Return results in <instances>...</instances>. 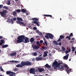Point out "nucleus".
I'll return each instance as SVG.
<instances>
[{
    "instance_id": "nucleus-1",
    "label": "nucleus",
    "mask_w": 76,
    "mask_h": 76,
    "mask_svg": "<svg viewBox=\"0 0 76 76\" xmlns=\"http://www.w3.org/2000/svg\"><path fill=\"white\" fill-rule=\"evenodd\" d=\"M63 62L61 61V62L58 63V62L55 60L52 64V66L53 67H54V69L55 70H57L58 67V69L59 70L63 71L64 70V67L62 66V64Z\"/></svg>"
},
{
    "instance_id": "nucleus-2",
    "label": "nucleus",
    "mask_w": 76,
    "mask_h": 76,
    "mask_svg": "<svg viewBox=\"0 0 76 76\" xmlns=\"http://www.w3.org/2000/svg\"><path fill=\"white\" fill-rule=\"evenodd\" d=\"M17 43H20V42H24V39H25V43H28L29 42V38L27 37H25L24 35H21L18 36L17 38Z\"/></svg>"
},
{
    "instance_id": "nucleus-3",
    "label": "nucleus",
    "mask_w": 76,
    "mask_h": 76,
    "mask_svg": "<svg viewBox=\"0 0 76 76\" xmlns=\"http://www.w3.org/2000/svg\"><path fill=\"white\" fill-rule=\"evenodd\" d=\"M31 65H32V63L30 62L26 61V62L24 61H22L21 63V64H18L16 65V67L18 68H19V67H22L24 66H31Z\"/></svg>"
},
{
    "instance_id": "nucleus-4",
    "label": "nucleus",
    "mask_w": 76,
    "mask_h": 76,
    "mask_svg": "<svg viewBox=\"0 0 76 76\" xmlns=\"http://www.w3.org/2000/svg\"><path fill=\"white\" fill-rule=\"evenodd\" d=\"M17 20L18 21H16V23L18 24H19L20 25H23V26H25L26 25V23H24V22H20V21H23V20L22 18H19V17H17Z\"/></svg>"
},
{
    "instance_id": "nucleus-5",
    "label": "nucleus",
    "mask_w": 76,
    "mask_h": 76,
    "mask_svg": "<svg viewBox=\"0 0 76 76\" xmlns=\"http://www.w3.org/2000/svg\"><path fill=\"white\" fill-rule=\"evenodd\" d=\"M7 13V11L6 10H3L2 12H0V15H1L2 17H5L6 15H5V13Z\"/></svg>"
},
{
    "instance_id": "nucleus-6",
    "label": "nucleus",
    "mask_w": 76,
    "mask_h": 76,
    "mask_svg": "<svg viewBox=\"0 0 76 76\" xmlns=\"http://www.w3.org/2000/svg\"><path fill=\"white\" fill-rule=\"evenodd\" d=\"M30 73L31 74H35V68H32L30 69Z\"/></svg>"
},
{
    "instance_id": "nucleus-7",
    "label": "nucleus",
    "mask_w": 76,
    "mask_h": 76,
    "mask_svg": "<svg viewBox=\"0 0 76 76\" xmlns=\"http://www.w3.org/2000/svg\"><path fill=\"white\" fill-rule=\"evenodd\" d=\"M7 75H10V74H12L14 75V76H15L16 73L10 71H7L6 72Z\"/></svg>"
},
{
    "instance_id": "nucleus-8",
    "label": "nucleus",
    "mask_w": 76,
    "mask_h": 76,
    "mask_svg": "<svg viewBox=\"0 0 76 76\" xmlns=\"http://www.w3.org/2000/svg\"><path fill=\"white\" fill-rule=\"evenodd\" d=\"M46 35L49 36L50 39H53L54 38V35L50 33H47Z\"/></svg>"
},
{
    "instance_id": "nucleus-9",
    "label": "nucleus",
    "mask_w": 76,
    "mask_h": 76,
    "mask_svg": "<svg viewBox=\"0 0 76 76\" xmlns=\"http://www.w3.org/2000/svg\"><path fill=\"white\" fill-rule=\"evenodd\" d=\"M32 48L34 50H38V48H39V46L37 45H34L32 46Z\"/></svg>"
},
{
    "instance_id": "nucleus-10",
    "label": "nucleus",
    "mask_w": 76,
    "mask_h": 76,
    "mask_svg": "<svg viewBox=\"0 0 76 76\" xmlns=\"http://www.w3.org/2000/svg\"><path fill=\"white\" fill-rule=\"evenodd\" d=\"M38 69L39 72H42L45 71V70L43 68H41L39 67H38Z\"/></svg>"
},
{
    "instance_id": "nucleus-11",
    "label": "nucleus",
    "mask_w": 76,
    "mask_h": 76,
    "mask_svg": "<svg viewBox=\"0 0 76 76\" xmlns=\"http://www.w3.org/2000/svg\"><path fill=\"white\" fill-rule=\"evenodd\" d=\"M33 23L36 24V25H37L38 26H39V21H34Z\"/></svg>"
},
{
    "instance_id": "nucleus-12",
    "label": "nucleus",
    "mask_w": 76,
    "mask_h": 76,
    "mask_svg": "<svg viewBox=\"0 0 76 76\" xmlns=\"http://www.w3.org/2000/svg\"><path fill=\"white\" fill-rule=\"evenodd\" d=\"M36 61H41V60H42V57H36Z\"/></svg>"
},
{
    "instance_id": "nucleus-13",
    "label": "nucleus",
    "mask_w": 76,
    "mask_h": 76,
    "mask_svg": "<svg viewBox=\"0 0 76 76\" xmlns=\"http://www.w3.org/2000/svg\"><path fill=\"white\" fill-rule=\"evenodd\" d=\"M16 54H17V53L16 52H13L10 54V56H16Z\"/></svg>"
},
{
    "instance_id": "nucleus-14",
    "label": "nucleus",
    "mask_w": 76,
    "mask_h": 76,
    "mask_svg": "<svg viewBox=\"0 0 76 76\" xmlns=\"http://www.w3.org/2000/svg\"><path fill=\"white\" fill-rule=\"evenodd\" d=\"M69 54H67V55H66L65 56H64V60H67L68 59V58L69 57Z\"/></svg>"
},
{
    "instance_id": "nucleus-15",
    "label": "nucleus",
    "mask_w": 76,
    "mask_h": 76,
    "mask_svg": "<svg viewBox=\"0 0 76 76\" xmlns=\"http://www.w3.org/2000/svg\"><path fill=\"white\" fill-rule=\"evenodd\" d=\"M10 63H19L20 61H13L12 60V61H10Z\"/></svg>"
},
{
    "instance_id": "nucleus-16",
    "label": "nucleus",
    "mask_w": 76,
    "mask_h": 76,
    "mask_svg": "<svg viewBox=\"0 0 76 76\" xmlns=\"http://www.w3.org/2000/svg\"><path fill=\"white\" fill-rule=\"evenodd\" d=\"M66 71L68 74H69V73H70V72L72 71V69H69V68H68L66 69Z\"/></svg>"
},
{
    "instance_id": "nucleus-17",
    "label": "nucleus",
    "mask_w": 76,
    "mask_h": 76,
    "mask_svg": "<svg viewBox=\"0 0 76 76\" xmlns=\"http://www.w3.org/2000/svg\"><path fill=\"white\" fill-rule=\"evenodd\" d=\"M44 54L43 55V57H46L47 56V54L48 53V51H45L44 52Z\"/></svg>"
},
{
    "instance_id": "nucleus-18",
    "label": "nucleus",
    "mask_w": 76,
    "mask_h": 76,
    "mask_svg": "<svg viewBox=\"0 0 76 76\" xmlns=\"http://www.w3.org/2000/svg\"><path fill=\"white\" fill-rule=\"evenodd\" d=\"M34 41H35V39H34V38L33 37L31 38L30 39V42L31 43H32Z\"/></svg>"
},
{
    "instance_id": "nucleus-19",
    "label": "nucleus",
    "mask_w": 76,
    "mask_h": 76,
    "mask_svg": "<svg viewBox=\"0 0 76 76\" xmlns=\"http://www.w3.org/2000/svg\"><path fill=\"white\" fill-rule=\"evenodd\" d=\"M45 67L46 68H51V66L49 65L48 64H47L45 66Z\"/></svg>"
},
{
    "instance_id": "nucleus-20",
    "label": "nucleus",
    "mask_w": 76,
    "mask_h": 76,
    "mask_svg": "<svg viewBox=\"0 0 76 76\" xmlns=\"http://www.w3.org/2000/svg\"><path fill=\"white\" fill-rule=\"evenodd\" d=\"M44 16H46L47 17H50L51 18H53V16L51 15H44Z\"/></svg>"
},
{
    "instance_id": "nucleus-21",
    "label": "nucleus",
    "mask_w": 76,
    "mask_h": 76,
    "mask_svg": "<svg viewBox=\"0 0 76 76\" xmlns=\"http://www.w3.org/2000/svg\"><path fill=\"white\" fill-rule=\"evenodd\" d=\"M32 20L33 21H38V19L37 18H32Z\"/></svg>"
},
{
    "instance_id": "nucleus-22",
    "label": "nucleus",
    "mask_w": 76,
    "mask_h": 76,
    "mask_svg": "<svg viewBox=\"0 0 76 76\" xmlns=\"http://www.w3.org/2000/svg\"><path fill=\"white\" fill-rule=\"evenodd\" d=\"M38 53L37 52H34L32 53L33 56H37Z\"/></svg>"
},
{
    "instance_id": "nucleus-23",
    "label": "nucleus",
    "mask_w": 76,
    "mask_h": 76,
    "mask_svg": "<svg viewBox=\"0 0 76 76\" xmlns=\"http://www.w3.org/2000/svg\"><path fill=\"white\" fill-rule=\"evenodd\" d=\"M64 68H65L66 70L67 69H69V68L68 67V66L67 64H65L64 66Z\"/></svg>"
},
{
    "instance_id": "nucleus-24",
    "label": "nucleus",
    "mask_w": 76,
    "mask_h": 76,
    "mask_svg": "<svg viewBox=\"0 0 76 76\" xmlns=\"http://www.w3.org/2000/svg\"><path fill=\"white\" fill-rule=\"evenodd\" d=\"M6 4L8 5H10V0H7L6 2Z\"/></svg>"
},
{
    "instance_id": "nucleus-25",
    "label": "nucleus",
    "mask_w": 76,
    "mask_h": 76,
    "mask_svg": "<svg viewBox=\"0 0 76 76\" xmlns=\"http://www.w3.org/2000/svg\"><path fill=\"white\" fill-rule=\"evenodd\" d=\"M21 12L25 13H26V11L24 9H22L21 10Z\"/></svg>"
},
{
    "instance_id": "nucleus-26",
    "label": "nucleus",
    "mask_w": 76,
    "mask_h": 76,
    "mask_svg": "<svg viewBox=\"0 0 76 76\" xmlns=\"http://www.w3.org/2000/svg\"><path fill=\"white\" fill-rule=\"evenodd\" d=\"M7 47H9V45H2V48H6Z\"/></svg>"
},
{
    "instance_id": "nucleus-27",
    "label": "nucleus",
    "mask_w": 76,
    "mask_h": 76,
    "mask_svg": "<svg viewBox=\"0 0 76 76\" xmlns=\"http://www.w3.org/2000/svg\"><path fill=\"white\" fill-rule=\"evenodd\" d=\"M12 13V15H14V16H16V15H17L16 12L15 11H14Z\"/></svg>"
},
{
    "instance_id": "nucleus-28",
    "label": "nucleus",
    "mask_w": 76,
    "mask_h": 76,
    "mask_svg": "<svg viewBox=\"0 0 76 76\" xmlns=\"http://www.w3.org/2000/svg\"><path fill=\"white\" fill-rule=\"evenodd\" d=\"M53 42L55 45H58V42H57L56 41H54Z\"/></svg>"
},
{
    "instance_id": "nucleus-29",
    "label": "nucleus",
    "mask_w": 76,
    "mask_h": 76,
    "mask_svg": "<svg viewBox=\"0 0 76 76\" xmlns=\"http://www.w3.org/2000/svg\"><path fill=\"white\" fill-rule=\"evenodd\" d=\"M60 38L61 39H64V36L63 35H61L60 36Z\"/></svg>"
},
{
    "instance_id": "nucleus-30",
    "label": "nucleus",
    "mask_w": 76,
    "mask_h": 76,
    "mask_svg": "<svg viewBox=\"0 0 76 76\" xmlns=\"http://www.w3.org/2000/svg\"><path fill=\"white\" fill-rule=\"evenodd\" d=\"M74 40H75V38H72L71 41V42L72 43V42H74Z\"/></svg>"
},
{
    "instance_id": "nucleus-31",
    "label": "nucleus",
    "mask_w": 76,
    "mask_h": 76,
    "mask_svg": "<svg viewBox=\"0 0 76 76\" xmlns=\"http://www.w3.org/2000/svg\"><path fill=\"white\" fill-rule=\"evenodd\" d=\"M13 21V20L12 19H11V20L10 21V23H11V24H13L14 23Z\"/></svg>"
},
{
    "instance_id": "nucleus-32",
    "label": "nucleus",
    "mask_w": 76,
    "mask_h": 76,
    "mask_svg": "<svg viewBox=\"0 0 76 76\" xmlns=\"http://www.w3.org/2000/svg\"><path fill=\"white\" fill-rule=\"evenodd\" d=\"M3 9H6L7 10H8V7H6V6H4L3 7Z\"/></svg>"
},
{
    "instance_id": "nucleus-33",
    "label": "nucleus",
    "mask_w": 76,
    "mask_h": 76,
    "mask_svg": "<svg viewBox=\"0 0 76 76\" xmlns=\"http://www.w3.org/2000/svg\"><path fill=\"white\" fill-rule=\"evenodd\" d=\"M72 51H75V47H72Z\"/></svg>"
},
{
    "instance_id": "nucleus-34",
    "label": "nucleus",
    "mask_w": 76,
    "mask_h": 76,
    "mask_svg": "<svg viewBox=\"0 0 76 76\" xmlns=\"http://www.w3.org/2000/svg\"><path fill=\"white\" fill-rule=\"evenodd\" d=\"M66 39L68 38L69 40H70V39H71V38H70L69 36H66Z\"/></svg>"
},
{
    "instance_id": "nucleus-35",
    "label": "nucleus",
    "mask_w": 76,
    "mask_h": 76,
    "mask_svg": "<svg viewBox=\"0 0 76 76\" xmlns=\"http://www.w3.org/2000/svg\"><path fill=\"white\" fill-rule=\"evenodd\" d=\"M20 11H21V10L20 9H18L16 11L17 12H18V13H20Z\"/></svg>"
},
{
    "instance_id": "nucleus-36",
    "label": "nucleus",
    "mask_w": 76,
    "mask_h": 76,
    "mask_svg": "<svg viewBox=\"0 0 76 76\" xmlns=\"http://www.w3.org/2000/svg\"><path fill=\"white\" fill-rule=\"evenodd\" d=\"M62 50L64 51H65L66 50V48H65L64 47H63V46H62Z\"/></svg>"
},
{
    "instance_id": "nucleus-37",
    "label": "nucleus",
    "mask_w": 76,
    "mask_h": 76,
    "mask_svg": "<svg viewBox=\"0 0 76 76\" xmlns=\"http://www.w3.org/2000/svg\"><path fill=\"white\" fill-rule=\"evenodd\" d=\"M0 69H1V71H4V70L2 68V66H0Z\"/></svg>"
},
{
    "instance_id": "nucleus-38",
    "label": "nucleus",
    "mask_w": 76,
    "mask_h": 76,
    "mask_svg": "<svg viewBox=\"0 0 76 76\" xmlns=\"http://www.w3.org/2000/svg\"><path fill=\"white\" fill-rule=\"evenodd\" d=\"M0 41H1V43H2V44H3V43H4V40H1Z\"/></svg>"
},
{
    "instance_id": "nucleus-39",
    "label": "nucleus",
    "mask_w": 76,
    "mask_h": 76,
    "mask_svg": "<svg viewBox=\"0 0 76 76\" xmlns=\"http://www.w3.org/2000/svg\"><path fill=\"white\" fill-rule=\"evenodd\" d=\"M73 35L72 33H71L70 35H69V37H73Z\"/></svg>"
},
{
    "instance_id": "nucleus-40",
    "label": "nucleus",
    "mask_w": 76,
    "mask_h": 76,
    "mask_svg": "<svg viewBox=\"0 0 76 76\" xmlns=\"http://www.w3.org/2000/svg\"><path fill=\"white\" fill-rule=\"evenodd\" d=\"M45 38H46L48 39H49V37H48L47 36H45Z\"/></svg>"
},
{
    "instance_id": "nucleus-41",
    "label": "nucleus",
    "mask_w": 76,
    "mask_h": 76,
    "mask_svg": "<svg viewBox=\"0 0 76 76\" xmlns=\"http://www.w3.org/2000/svg\"><path fill=\"white\" fill-rule=\"evenodd\" d=\"M45 44L46 46H47V41H46V40L45 41Z\"/></svg>"
},
{
    "instance_id": "nucleus-42",
    "label": "nucleus",
    "mask_w": 76,
    "mask_h": 76,
    "mask_svg": "<svg viewBox=\"0 0 76 76\" xmlns=\"http://www.w3.org/2000/svg\"><path fill=\"white\" fill-rule=\"evenodd\" d=\"M59 41H61V39L60 38H59L57 40V42H59Z\"/></svg>"
},
{
    "instance_id": "nucleus-43",
    "label": "nucleus",
    "mask_w": 76,
    "mask_h": 76,
    "mask_svg": "<svg viewBox=\"0 0 76 76\" xmlns=\"http://www.w3.org/2000/svg\"><path fill=\"white\" fill-rule=\"evenodd\" d=\"M42 48L43 50H46L47 49V47H45V46H43Z\"/></svg>"
},
{
    "instance_id": "nucleus-44",
    "label": "nucleus",
    "mask_w": 76,
    "mask_h": 76,
    "mask_svg": "<svg viewBox=\"0 0 76 76\" xmlns=\"http://www.w3.org/2000/svg\"><path fill=\"white\" fill-rule=\"evenodd\" d=\"M13 20H16V17H15L13 18Z\"/></svg>"
},
{
    "instance_id": "nucleus-45",
    "label": "nucleus",
    "mask_w": 76,
    "mask_h": 76,
    "mask_svg": "<svg viewBox=\"0 0 76 76\" xmlns=\"http://www.w3.org/2000/svg\"><path fill=\"white\" fill-rule=\"evenodd\" d=\"M37 44L38 45H39V41H37L36 42Z\"/></svg>"
},
{
    "instance_id": "nucleus-46",
    "label": "nucleus",
    "mask_w": 76,
    "mask_h": 76,
    "mask_svg": "<svg viewBox=\"0 0 76 76\" xmlns=\"http://www.w3.org/2000/svg\"><path fill=\"white\" fill-rule=\"evenodd\" d=\"M39 42L41 44H42V43H43V41H42V40H41Z\"/></svg>"
},
{
    "instance_id": "nucleus-47",
    "label": "nucleus",
    "mask_w": 76,
    "mask_h": 76,
    "mask_svg": "<svg viewBox=\"0 0 76 76\" xmlns=\"http://www.w3.org/2000/svg\"><path fill=\"white\" fill-rule=\"evenodd\" d=\"M36 31L37 33H38V34H39V32H40L39 31V30H36Z\"/></svg>"
},
{
    "instance_id": "nucleus-48",
    "label": "nucleus",
    "mask_w": 76,
    "mask_h": 76,
    "mask_svg": "<svg viewBox=\"0 0 76 76\" xmlns=\"http://www.w3.org/2000/svg\"><path fill=\"white\" fill-rule=\"evenodd\" d=\"M37 28L36 27H34V30H37Z\"/></svg>"
},
{
    "instance_id": "nucleus-49",
    "label": "nucleus",
    "mask_w": 76,
    "mask_h": 76,
    "mask_svg": "<svg viewBox=\"0 0 76 76\" xmlns=\"http://www.w3.org/2000/svg\"><path fill=\"white\" fill-rule=\"evenodd\" d=\"M3 7V6L2 5H0V9L2 8Z\"/></svg>"
},
{
    "instance_id": "nucleus-50",
    "label": "nucleus",
    "mask_w": 76,
    "mask_h": 76,
    "mask_svg": "<svg viewBox=\"0 0 76 76\" xmlns=\"http://www.w3.org/2000/svg\"><path fill=\"white\" fill-rule=\"evenodd\" d=\"M14 71H15V72L18 71V68H15L14 70Z\"/></svg>"
},
{
    "instance_id": "nucleus-51",
    "label": "nucleus",
    "mask_w": 76,
    "mask_h": 76,
    "mask_svg": "<svg viewBox=\"0 0 76 76\" xmlns=\"http://www.w3.org/2000/svg\"><path fill=\"white\" fill-rule=\"evenodd\" d=\"M68 53H69V51H68V50H66L65 51V53H66V54H67Z\"/></svg>"
},
{
    "instance_id": "nucleus-52",
    "label": "nucleus",
    "mask_w": 76,
    "mask_h": 76,
    "mask_svg": "<svg viewBox=\"0 0 76 76\" xmlns=\"http://www.w3.org/2000/svg\"><path fill=\"white\" fill-rule=\"evenodd\" d=\"M58 45H60V46L61 45V42L59 43V44H58Z\"/></svg>"
},
{
    "instance_id": "nucleus-53",
    "label": "nucleus",
    "mask_w": 76,
    "mask_h": 76,
    "mask_svg": "<svg viewBox=\"0 0 76 76\" xmlns=\"http://www.w3.org/2000/svg\"><path fill=\"white\" fill-rule=\"evenodd\" d=\"M3 37L2 36H0V39H2Z\"/></svg>"
},
{
    "instance_id": "nucleus-54",
    "label": "nucleus",
    "mask_w": 76,
    "mask_h": 76,
    "mask_svg": "<svg viewBox=\"0 0 76 76\" xmlns=\"http://www.w3.org/2000/svg\"><path fill=\"white\" fill-rule=\"evenodd\" d=\"M35 58H33L32 59V61H34Z\"/></svg>"
},
{
    "instance_id": "nucleus-55",
    "label": "nucleus",
    "mask_w": 76,
    "mask_h": 76,
    "mask_svg": "<svg viewBox=\"0 0 76 76\" xmlns=\"http://www.w3.org/2000/svg\"><path fill=\"white\" fill-rule=\"evenodd\" d=\"M13 75H14L13 74H10L9 75L10 76H13Z\"/></svg>"
},
{
    "instance_id": "nucleus-56",
    "label": "nucleus",
    "mask_w": 76,
    "mask_h": 76,
    "mask_svg": "<svg viewBox=\"0 0 76 76\" xmlns=\"http://www.w3.org/2000/svg\"><path fill=\"white\" fill-rule=\"evenodd\" d=\"M70 50H71V49L70 48L68 51V52H70Z\"/></svg>"
},
{
    "instance_id": "nucleus-57",
    "label": "nucleus",
    "mask_w": 76,
    "mask_h": 76,
    "mask_svg": "<svg viewBox=\"0 0 76 76\" xmlns=\"http://www.w3.org/2000/svg\"><path fill=\"white\" fill-rule=\"evenodd\" d=\"M39 34H40L41 35H42V33L39 32Z\"/></svg>"
},
{
    "instance_id": "nucleus-58",
    "label": "nucleus",
    "mask_w": 76,
    "mask_h": 76,
    "mask_svg": "<svg viewBox=\"0 0 76 76\" xmlns=\"http://www.w3.org/2000/svg\"><path fill=\"white\" fill-rule=\"evenodd\" d=\"M36 72H38V70L37 69H36Z\"/></svg>"
},
{
    "instance_id": "nucleus-59",
    "label": "nucleus",
    "mask_w": 76,
    "mask_h": 76,
    "mask_svg": "<svg viewBox=\"0 0 76 76\" xmlns=\"http://www.w3.org/2000/svg\"><path fill=\"white\" fill-rule=\"evenodd\" d=\"M2 45V43H1V42H0V45Z\"/></svg>"
},
{
    "instance_id": "nucleus-60",
    "label": "nucleus",
    "mask_w": 76,
    "mask_h": 76,
    "mask_svg": "<svg viewBox=\"0 0 76 76\" xmlns=\"http://www.w3.org/2000/svg\"><path fill=\"white\" fill-rule=\"evenodd\" d=\"M34 76H42V75H39V76H38V75H34Z\"/></svg>"
},
{
    "instance_id": "nucleus-61",
    "label": "nucleus",
    "mask_w": 76,
    "mask_h": 76,
    "mask_svg": "<svg viewBox=\"0 0 76 76\" xmlns=\"http://www.w3.org/2000/svg\"><path fill=\"white\" fill-rule=\"evenodd\" d=\"M75 53L76 54V50L75 51Z\"/></svg>"
},
{
    "instance_id": "nucleus-62",
    "label": "nucleus",
    "mask_w": 76,
    "mask_h": 76,
    "mask_svg": "<svg viewBox=\"0 0 76 76\" xmlns=\"http://www.w3.org/2000/svg\"><path fill=\"white\" fill-rule=\"evenodd\" d=\"M69 61H71V58H70V59H69Z\"/></svg>"
},
{
    "instance_id": "nucleus-63",
    "label": "nucleus",
    "mask_w": 76,
    "mask_h": 76,
    "mask_svg": "<svg viewBox=\"0 0 76 76\" xmlns=\"http://www.w3.org/2000/svg\"><path fill=\"white\" fill-rule=\"evenodd\" d=\"M19 0H15V1H18Z\"/></svg>"
},
{
    "instance_id": "nucleus-64",
    "label": "nucleus",
    "mask_w": 76,
    "mask_h": 76,
    "mask_svg": "<svg viewBox=\"0 0 76 76\" xmlns=\"http://www.w3.org/2000/svg\"><path fill=\"white\" fill-rule=\"evenodd\" d=\"M36 38H38V37H38V36H36Z\"/></svg>"
}]
</instances>
